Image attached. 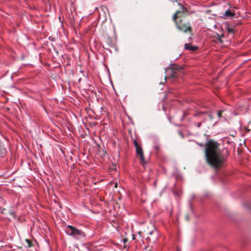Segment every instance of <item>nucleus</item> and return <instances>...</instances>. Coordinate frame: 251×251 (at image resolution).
I'll return each mask as SVG.
<instances>
[{
	"label": "nucleus",
	"instance_id": "f257e3e1",
	"mask_svg": "<svg viewBox=\"0 0 251 251\" xmlns=\"http://www.w3.org/2000/svg\"><path fill=\"white\" fill-rule=\"evenodd\" d=\"M228 155L222 152L219 144L213 140H209L206 144L205 149V160L207 164L215 170H218L224 167Z\"/></svg>",
	"mask_w": 251,
	"mask_h": 251
},
{
	"label": "nucleus",
	"instance_id": "f03ea898",
	"mask_svg": "<svg viewBox=\"0 0 251 251\" xmlns=\"http://www.w3.org/2000/svg\"><path fill=\"white\" fill-rule=\"evenodd\" d=\"M180 13L178 12L176 14H174L173 17V20L175 23L176 28L180 31L184 33L191 32L192 31V28L190 23L189 22H186L184 19H176L177 14Z\"/></svg>",
	"mask_w": 251,
	"mask_h": 251
},
{
	"label": "nucleus",
	"instance_id": "7ed1b4c3",
	"mask_svg": "<svg viewBox=\"0 0 251 251\" xmlns=\"http://www.w3.org/2000/svg\"><path fill=\"white\" fill-rule=\"evenodd\" d=\"M65 231L68 235L75 238L85 236L84 233L82 230L71 225H68L66 227Z\"/></svg>",
	"mask_w": 251,
	"mask_h": 251
},
{
	"label": "nucleus",
	"instance_id": "20e7f679",
	"mask_svg": "<svg viewBox=\"0 0 251 251\" xmlns=\"http://www.w3.org/2000/svg\"><path fill=\"white\" fill-rule=\"evenodd\" d=\"M182 69V67L178 66L177 65L173 66L170 69L168 70V72H170V74L169 76L167 77L165 76V79L170 77L171 78H175L178 76L177 72Z\"/></svg>",
	"mask_w": 251,
	"mask_h": 251
},
{
	"label": "nucleus",
	"instance_id": "39448f33",
	"mask_svg": "<svg viewBox=\"0 0 251 251\" xmlns=\"http://www.w3.org/2000/svg\"><path fill=\"white\" fill-rule=\"evenodd\" d=\"M178 12H179L176 16V19H184L185 16L188 15V10L186 7L181 6V10H177L175 14H176Z\"/></svg>",
	"mask_w": 251,
	"mask_h": 251
},
{
	"label": "nucleus",
	"instance_id": "423d86ee",
	"mask_svg": "<svg viewBox=\"0 0 251 251\" xmlns=\"http://www.w3.org/2000/svg\"><path fill=\"white\" fill-rule=\"evenodd\" d=\"M136 154L140 158V163L144 164L145 163V158L143 154V151L141 147H138L136 148Z\"/></svg>",
	"mask_w": 251,
	"mask_h": 251
},
{
	"label": "nucleus",
	"instance_id": "0eeeda50",
	"mask_svg": "<svg viewBox=\"0 0 251 251\" xmlns=\"http://www.w3.org/2000/svg\"><path fill=\"white\" fill-rule=\"evenodd\" d=\"M145 232L147 234L150 235L157 233L155 226L152 225H151L150 226L147 227V228L145 230Z\"/></svg>",
	"mask_w": 251,
	"mask_h": 251
},
{
	"label": "nucleus",
	"instance_id": "6e6552de",
	"mask_svg": "<svg viewBox=\"0 0 251 251\" xmlns=\"http://www.w3.org/2000/svg\"><path fill=\"white\" fill-rule=\"evenodd\" d=\"M206 114H208V112L207 111H197L194 114V116L198 117L201 121H203V118H205L206 119L205 116Z\"/></svg>",
	"mask_w": 251,
	"mask_h": 251
},
{
	"label": "nucleus",
	"instance_id": "1a4fd4ad",
	"mask_svg": "<svg viewBox=\"0 0 251 251\" xmlns=\"http://www.w3.org/2000/svg\"><path fill=\"white\" fill-rule=\"evenodd\" d=\"M184 49L186 50L195 51L198 49V47L197 46H192L189 44L186 43L184 45Z\"/></svg>",
	"mask_w": 251,
	"mask_h": 251
},
{
	"label": "nucleus",
	"instance_id": "9d476101",
	"mask_svg": "<svg viewBox=\"0 0 251 251\" xmlns=\"http://www.w3.org/2000/svg\"><path fill=\"white\" fill-rule=\"evenodd\" d=\"M1 213L6 215L9 214L11 217L13 218L15 217V214L14 212L8 211L7 209L5 208L2 209V210L1 211Z\"/></svg>",
	"mask_w": 251,
	"mask_h": 251
},
{
	"label": "nucleus",
	"instance_id": "9b49d317",
	"mask_svg": "<svg viewBox=\"0 0 251 251\" xmlns=\"http://www.w3.org/2000/svg\"><path fill=\"white\" fill-rule=\"evenodd\" d=\"M223 16L225 17H230L231 18L234 17L235 13L228 9L225 11Z\"/></svg>",
	"mask_w": 251,
	"mask_h": 251
},
{
	"label": "nucleus",
	"instance_id": "f8f14e48",
	"mask_svg": "<svg viewBox=\"0 0 251 251\" xmlns=\"http://www.w3.org/2000/svg\"><path fill=\"white\" fill-rule=\"evenodd\" d=\"M226 31L228 33L233 34L235 33V29L233 27V25H228L226 27Z\"/></svg>",
	"mask_w": 251,
	"mask_h": 251
},
{
	"label": "nucleus",
	"instance_id": "ddd939ff",
	"mask_svg": "<svg viewBox=\"0 0 251 251\" xmlns=\"http://www.w3.org/2000/svg\"><path fill=\"white\" fill-rule=\"evenodd\" d=\"M6 152V150L3 146L1 144L0 145V155L1 156H3Z\"/></svg>",
	"mask_w": 251,
	"mask_h": 251
},
{
	"label": "nucleus",
	"instance_id": "4468645a",
	"mask_svg": "<svg viewBox=\"0 0 251 251\" xmlns=\"http://www.w3.org/2000/svg\"><path fill=\"white\" fill-rule=\"evenodd\" d=\"M25 242H26V243L27 244V247L28 248H30L32 246V245H33L32 243L30 240L26 239H25Z\"/></svg>",
	"mask_w": 251,
	"mask_h": 251
},
{
	"label": "nucleus",
	"instance_id": "2eb2a0df",
	"mask_svg": "<svg viewBox=\"0 0 251 251\" xmlns=\"http://www.w3.org/2000/svg\"><path fill=\"white\" fill-rule=\"evenodd\" d=\"M206 120L205 118H203V121H201L200 122H199L198 124V125H197V126L198 127H200L201 126V125L202 124V122H205V121Z\"/></svg>",
	"mask_w": 251,
	"mask_h": 251
},
{
	"label": "nucleus",
	"instance_id": "dca6fc26",
	"mask_svg": "<svg viewBox=\"0 0 251 251\" xmlns=\"http://www.w3.org/2000/svg\"><path fill=\"white\" fill-rule=\"evenodd\" d=\"M222 112L223 111H221V110H219L218 112V116L219 118H221L222 117Z\"/></svg>",
	"mask_w": 251,
	"mask_h": 251
},
{
	"label": "nucleus",
	"instance_id": "f3484780",
	"mask_svg": "<svg viewBox=\"0 0 251 251\" xmlns=\"http://www.w3.org/2000/svg\"><path fill=\"white\" fill-rule=\"evenodd\" d=\"M134 146H135V148H137V147H140V146H139V145L138 144V142H137V141H136V140H135V141H134Z\"/></svg>",
	"mask_w": 251,
	"mask_h": 251
},
{
	"label": "nucleus",
	"instance_id": "a211bd4d",
	"mask_svg": "<svg viewBox=\"0 0 251 251\" xmlns=\"http://www.w3.org/2000/svg\"><path fill=\"white\" fill-rule=\"evenodd\" d=\"M155 148L156 151H159V150L160 149V146L159 145H156L155 146Z\"/></svg>",
	"mask_w": 251,
	"mask_h": 251
},
{
	"label": "nucleus",
	"instance_id": "6ab92c4d",
	"mask_svg": "<svg viewBox=\"0 0 251 251\" xmlns=\"http://www.w3.org/2000/svg\"><path fill=\"white\" fill-rule=\"evenodd\" d=\"M185 219L186 221H189V216L188 214H186L185 215Z\"/></svg>",
	"mask_w": 251,
	"mask_h": 251
},
{
	"label": "nucleus",
	"instance_id": "aec40b11",
	"mask_svg": "<svg viewBox=\"0 0 251 251\" xmlns=\"http://www.w3.org/2000/svg\"><path fill=\"white\" fill-rule=\"evenodd\" d=\"M206 115H207L210 120H212L213 119V117H212V115L208 113V114H206Z\"/></svg>",
	"mask_w": 251,
	"mask_h": 251
},
{
	"label": "nucleus",
	"instance_id": "412c9836",
	"mask_svg": "<svg viewBox=\"0 0 251 251\" xmlns=\"http://www.w3.org/2000/svg\"><path fill=\"white\" fill-rule=\"evenodd\" d=\"M218 40L220 42L222 43L223 42V41L222 40L221 37H219V39H218Z\"/></svg>",
	"mask_w": 251,
	"mask_h": 251
},
{
	"label": "nucleus",
	"instance_id": "4be33fe9",
	"mask_svg": "<svg viewBox=\"0 0 251 251\" xmlns=\"http://www.w3.org/2000/svg\"><path fill=\"white\" fill-rule=\"evenodd\" d=\"M147 239L149 241H151V240L150 237H147Z\"/></svg>",
	"mask_w": 251,
	"mask_h": 251
},
{
	"label": "nucleus",
	"instance_id": "5701e85b",
	"mask_svg": "<svg viewBox=\"0 0 251 251\" xmlns=\"http://www.w3.org/2000/svg\"><path fill=\"white\" fill-rule=\"evenodd\" d=\"M156 240V238H155L154 239H153L152 240V241H153V242H154Z\"/></svg>",
	"mask_w": 251,
	"mask_h": 251
},
{
	"label": "nucleus",
	"instance_id": "b1692460",
	"mask_svg": "<svg viewBox=\"0 0 251 251\" xmlns=\"http://www.w3.org/2000/svg\"><path fill=\"white\" fill-rule=\"evenodd\" d=\"M117 184H116L115 185V187H117Z\"/></svg>",
	"mask_w": 251,
	"mask_h": 251
},
{
	"label": "nucleus",
	"instance_id": "393cba45",
	"mask_svg": "<svg viewBox=\"0 0 251 251\" xmlns=\"http://www.w3.org/2000/svg\"><path fill=\"white\" fill-rule=\"evenodd\" d=\"M126 239H124V242H126Z\"/></svg>",
	"mask_w": 251,
	"mask_h": 251
},
{
	"label": "nucleus",
	"instance_id": "a878e982",
	"mask_svg": "<svg viewBox=\"0 0 251 251\" xmlns=\"http://www.w3.org/2000/svg\"><path fill=\"white\" fill-rule=\"evenodd\" d=\"M221 36H222V37H223V36H224V34H222V35H221Z\"/></svg>",
	"mask_w": 251,
	"mask_h": 251
}]
</instances>
